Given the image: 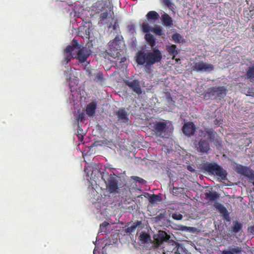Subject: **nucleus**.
Here are the masks:
<instances>
[{
	"label": "nucleus",
	"mask_w": 254,
	"mask_h": 254,
	"mask_svg": "<svg viewBox=\"0 0 254 254\" xmlns=\"http://www.w3.org/2000/svg\"><path fill=\"white\" fill-rule=\"evenodd\" d=\"M67 80L70 89L69 102L74 108H78L79 105L84 97L85 91L83 86L79 84L78 79L76 77L77 72L75 69H70L66 72Z\"/></svg>",
	"instance_id": "f03ea898"
},
{
	"label": "nucleus",
	"mask_w": 254,
	"mask_h": 254,
	"mask_svg": "<svg viewBox=\"0 0 254 254\" xmlns=\"http://www.w3.org/2000/svg\"><path fill=\"white\" fill-rule=\"evenodd\" d=\"M183 132L188 136L193 134L195 131V127L192 123H187L184 125L183 128Z\"/></svg>",
	"instance_id": "a211bd4d"
},
{
	"label": "nucleus",
	"mask_w": 254,
	"mask_h": 254,
	"mask_svg": "<svg viewBox=\"0 0 254 254\" xmlns=\"http://www.w3.org/2000/svg\"><path fill=\"white\" fill-rule=\"evenodd\" d=\"M172 40L175 43H179L183 41V38L180 34L175 33L172 36Z\"/></svg>",
	"instance_id": "4c0bfd02"
},
{
	"label": "nucleus",
	"mask_w": 254,
	"mask_h": 254,
	"mask_svg": "<svg viewBox=\"0 0 254 254\" xmlns=\"http://www.w3.org/2000/svg\"><path fill=\"white\" fill-rule=\"evenodd\" d=\"M250 180H254V171L248 168L243 175Z\"/></svg>",
	"instance_id": "f704fd0d"
},
{
	"label": "nucleus",
	"mask_w": 254,
	"mask_h": 254,
	"mask_svg": "<svg viewBox=\"0 0 254 254\" xmlns=\"http://www.w3.org/2000/svg\"><path fill=\"white\" fill-rule=\"evenodd\" d=\"M131 178L141 185L145 184L146 183V181L137 176H131Z\"/></svg>",
	"instance_id": "58836bf2"
},
{
	"label": "nucleus",
	"mask_w": 254,
	"mask_h": 254,
	"mask_svg": "<svg viewBox=\"0 0 254 254\" xmlns=\"http://www.w3.org/2000/svg\"><path fill=\"white\" fill-rule=\"evenodd\" d=\"M202 168L209 174L216 175L222 180L226 178V171L216 163L207 162L203 165Z\"/></svg>",
	"instance_id": "6e6552de"
},
{
	"label": "nucleus",
	"mask_w": 254,
	"mask_h": 254,
	"mask_svg": "<svg viewBox=\"0 0 254 254\" xmlns=\"http://www.w3.org/2000/svg\"><path fill=\"white\" fill-rule=\"evenodd\" d=\"M128 28H129V30L130 31H133L134 30V28H133V26H128Z\"/></svg>",
	"instance_id": "603ef678"
},
{
	"label": "nucleus",
	"mask_w": 254,
	"mask_h": 254,
	"mask_svg": "<svg viewBox=\"0 0 254 254\" xmlns=\"http://www.w3.org/2000/svg\"><path fill=\"white\" fill-rule=\"evenodd\" d=\"M248 169V167L243 166H240L239 167H238L237 170L238 172L241 175H244L246 170Z\"/></svg>",
	"instance_id": "37998d69"
},
{
	"label": "nucleus",
	"mask_w": 254,
	"mask_h": 254,
	"mask_svg": "<svg viewBox=\"0 0 254 254\" xmlns=\"http://www.w3.org/2000/svg\"><path fill=\"white\" fill-rule=\"evenodd\" d=\"M91 202L94 205L95 207L99 210V212H100L101 214H103L104 212L102 211L101 208L106 206V205L108 203V200H110L109 197L99 195L98 192L93 187L91 188Z\"/></svg>",
	"instance_id": "0eeeda50"
},
{
	"label": "nucleus",
	"mask_w": 254,
	"mask_h": 254,
	"mask_svg": "<svg viewBox=\"0 0 254 254\" xmlns=\"http://www.w3.org/2000/svg\"><path fill=\"white\" fill-rule=\"evenodd\" d=\"M246 78L250 79L254 78V64L249 66L247 69Z\"/></svg>",
	"instance_id": "bb28decb"
},
{
	"label": "nucleus",
	"mask_w": 254,
	"mask_h": 254,
	"mask_svg": "<svg viewBox=\"0 0 254 254\" xmlns=\"http://www.w3.org/2000/svg\"><path fill=\"white\" fill-rule=\"evenodd\" d=\"M78 127L79 128L77 130L76 136L77 137L78 140L80 142H82L83 140V136L85 134V131L82 129L80 128L79 126Z\"/></svg>",
	"instance_id": "c9c22d12"
},
{
	"label": "nucleus",
	"mask_w": 254,
	"mask_h": 254,
	"mask_svg": "<svg viewBox=\"0 0 254 254\" xmlns=\"http://www.w3.org/2000/svg\"><path fill=\"white\" fill-rule=\"evenodd\" d=\"M196 135L203 138L206 137L207 135L212 141H215L217 144L216 145H220L221 142L218 139H215L216 133L212 128H204V129H199L196 131Z\"/></svg>",
	"instance_id": "f8f14e48"
},
{
	"label": "nucleus",
	"mask_w": 254,
	"mask_h": 254,
	"mask_svg": "<svg viewBox=\"0 0 254 254\" xmlns=\"http://www.w3.org/2000/svg\"><path fill=\"white\" fill-rule=\"evenodd\" d=\"M162 20L163 24L166 26L170 27L173 25V20L172 18L166 13H164L162 15Z\"/></svg>",
	"instance_id": "4be33fe9"
},
{
	"label": "nucleus",
	"mask_w": 254,
	"mask_h": 254,
	"mask_svg": "<svg viewBox=\"0 0 254 254\" xmlns=\"http://www.w3.org/2000/svg\"><path fill=\"white\" fill-rule=\"evenodd\" d=\"M231 250L234 254H239L242 252V248L241 247H236L231 249Z\"/></svg>",
	"instance_id": "a18cd8bd"
},
{
	"label": "nucleus",
	"mask_w": 254,
	"mask_h": 254,
	"mask_svg": "<svg viewBox=\"0 0 254 254\" xmlns=\"http://www.w3.org/2000/svg\"><path fill=\"white\" fill-rule=\"evenodd\" d=\"M214 69L212 64L202 61L194 63L191 67V70L197 72H209Z\"/></svg>",
	"instance_id": "ddd939ff"
},
{
	"label": "nucleus",
	"mask_w": 254,
	"mask_h": 254,
	"mask_svg": "<svg viewBox=\"0 0 254 254\" xmlns=\"http://www.w3.org/2000/svg\"><path fill=\"white\" fill-rule=\"evenodd\" d=\"M124 82L126 85L137 94H140L142 93L139 81L138 80H126Z\"/></svg>",
	"instance_id": "2eb2a0df"
},
{
	"label": "nucleus",
	"mask_w": 254,
	"mask_h": 254,
	"mask_svg": "<svg viewBox=\"0 0 254 254\" xmlns=\"http://www.w3.org/2000/svg\"><path fill=\"white\" fill-rule=\"evenodd\" d=\"M95 247L94 248V250L93 251V254H100V252L98 251V247L96 245V243H95ZM105 247L102 248V254H107L105 252Z\"/></svg>",
	"instance_id": "ea45409f"
},
{
	"label": "nucleus",
	"mask_w": 254,
	"mask_h": 254,
	"mask_svg": "<svg viewBox=\"0 0 254 254\" xmlns=\"http://www.w3.org/2000/svg\"><path fill=\"white\" fill-rule=\"evenodd\" d=\"M152 32H154L157 35L160 36L162 34V29L160 27L153 28Z\"/></svg>",
	"instance_id": "c03bdc74"
},
{
	"label": "nucleus",
	"mask_w": 254,
	"mask_h": 254,
	"mask_svg": "<svg viewBox=\"0 0 254 254\" xmlns=\"http://www.w3.org/2000/svg\"><path fill=\"white\" fill-rule=\"evenodd\" d=\"M91 54V50L86 47L81 48L77 41L74 39L71 44L67 46L64 50L63 63L66 64L71 59H76L80 64H88L87 59Z\"/></svg>",
	"instance_id": "7ed1b4c3"
},
{
	"label": "nucleus",
	"mask_w": 254,
	"mask_h": 254,
	"mask_svg": "<svg viewBox=\"0 0 254 254\" xmlns=\"http://www.w3.org/2000/svg\"><path fill=\"white\" fill-rule=\"evenodd\" d=\"M170 236L162 231H159L158 234V241L160 242H167L169 240Z\"/></svg>",
	"instance_id": "b1692460"
},
{
	"label": "nucleus",
	"mask_w": 254,
	"mask_h": 254,
	"mask_svg": "<svg viewBox=\"0 0 254 254\" xmlns=\"http://www.w3.org/2000/svg\"><path fill=\"white\" fill-rule=\"evenodd\" d=\"M97 108V103L96 102H91L88 104L86 108V114L89 117H93Z\"/></svg>",
	"instance_id": "6ab92c4d"
},
{
	"label": "nucleus",
	"mask_w": 254,
	"mask_h": 254,
	"mask_svg": "<svg viewBox=\"0 0 254 254\" xmlns=\"http://www.w3.org/2000/svg\"><path fill=\"white\" fill-rule=\"evenodd\" d=\"M147 19L152 20H157L159 18V15L155 11H150L147 14Z\"/></svg>",
	"instance_id": "7c9ffc66"
},
{
	"label": "nucleus",
	"mask_w": 254,
	"mask_h": 254,
	"mask_svg": "<svg viewBox=\"0 0 254 254\" xmlns=\"http://www.w3.org/2000/svg\"><path fill=\"white\" fill-rule=\"evenodd\" d=\"M196 150L202 153H207L210 150L209 144L208 142L202 139H201L198 143H195Z\"/></svg>",
	"instance_id": "dca6fc26"
},
{
	"label": "nucleus",
	"mask_w": 254,
	"mask_h": 254,
	"mask_svg": "<svg viewBox=\"0 0 254 254\" xmlns=\"http://www.w3.org/2000/svg\"><path fill=\"white\" fill-rule=\"evenodd\" d=\"M142 30L143 32L148 33L149 32H152L153 28L149 26L146 21H143L142 23Z\"/></svg>",
	"instance_id": "c756f323"
},
{
	"label": "nucleus",
	"mask_w": 254,
	"mask_h": 254,
	"mask_svg": "<svg viewBox=\"0 0 254 254\" xmlns=\"http://www.w3.org/2000/svg\"><path fill=\"white\" fill-rule=\"evenodd\" d=\"M157 199L158 196L156 195H153L150 198V200H151L152 201H155Z\"/></svg>",
	"instance_id": "09e8293b"
},
{
	"label": "nucleus",
	"mask_w": 254,
	"mask_h": 254,
	"mask_svg": "<svg viewBox=\"0 0 254 254\" xmlns=\"http://www.w3.org/2000/svg\"><path fill=\"white\" fill-rule=\"evenodd\" d=\"M79 35L84 38H86L90 41H93V34L92 25L90 21H84L82 20L81 25L78 27Z\"/></svg>",
	"instance_id": "1a4fd4ad"
},
{
	"label": "nucleus",
	"mask_w": 254,
	"mask_h": 254,
	"mask_svg": "<svg viewBox=\"0 0 254 254\" xmlns=\"http://www.w3.org/2000/svg\"><path fill=\"white\" fill-rule=\"evenodd\" d=\"M150 126L155 134L162 138H168L174 129L172 123L167 120L156 121L150 124Z\"/></svg>",
	"instance_id": "39448f33"
},
{
	"label": "nucleus",
	"mask_w": 254,
	"mask_h": 254,
	"mask_svg": "<svg viewBox=\"0 0 254 254\" xmlns=\"http://www.w3.org/2000/svg\"><path fill=\"white\" fill-rule=\"evenodd\" d=\"M118 120L122 123H127L128 121L127 114L124 109H120L117 113Z\"/></svg>",
	"instance_id": "aec40b11"
},
{
	"label": "nucleus",
	"mask_w": 254,
	"mask_h": 254,
	"mask_svg": "<svg viewBox=\"0 0 254 254\" xmlns=\"http://www.w3.org/2000/svg\"><path fill=\"white\" fill-rule=\"evenodd\" d=\"M139 240L142 244H145L150 240V237L146 232H142L139 236Z\"/></svg>",
	"instance_id": "473e14b6"
},
{
	"label": "nucleus",
	"mask_w": 254,
	"mask_h": 254,
	"mask_svg": "<svg viewBox=\"0 0 254 254\" xmlns=\"http://www.w3.org/2000/svg\"><path fill=\"white\" fill-rule=\"evenodd\" d=\"M166 50L173 58L178 55V52L176 46L175 45H168L166 46Z\"/></svg>",
	"instance_id": "5701e85b"
},
{
	"label": "nucleus",
	"mask_w": 254,
	"mask_h": 254,
	"mask_svg": "<svg viewBox=\"0 0 254 254\" xmlns=\"http://www.w3.org/2000/svg\"><path fill=\"white\" fill-rule=\"evenodd\" d=\"M136 61L138 64L144 65L145 71L150 73L151 66L159 63L162 58L161 51L158 49H153L151 51L144 52L139 51L136 55Z\"/></svg>",
	"instance_id": "20e7f679"
},
{
	"label": "nucleus",
	"mask_w": 254,
	"mask_h": 254,
	"mask_svg": "<svg viewBox=\"0 0 254 254\" xmlns=\"http://www.w3.org/2000/svg\"><path fill=\"white\" fill-rule=\"evenodd\" d=\"M140 222L137 221L132 224L130 226L128 227L126 230L127 233H130L134 231L136 227L140 224Z\"/></svg>",
	"instance_id": "e433bc0d"
},
{
	"label": "nucleus",
	"mask_w": 254,
	"mask_h": 254,
	"mask_svg": "<svg viewBox=\"0 0 254 254\" xmlns=\"http://www.w3.org/2000/svg\"><path fill=\"white\" fill-rule=\"evenodd\" d=\"M109 224L107 222H104L100 224V229L98 234H103L107 232V227L109 226Z\"/></svg>",
	"instance_id": "72a5a7b5"
},
{
	"label": "nucleus",
	"mask_w": 254,
	"mask_h": 254,
	"mask_svg": "<svg viewBox=\"0 0 254 254\" xmlns=\"http://www.w3.org/2000/svg\"><path fill=\"white\" fill-rule=\"evenodd\" d=\"M172 217L177 220H180L183 218V215L179 213H174L172 214Z\"/></svg>",
	"instance_id": "a19ab883"
},
{
	"label": "nucleus",
	"mask_w": 254,
	"mask_h": 254,
	"mask_svg": "<svg viewBox=\"0 0 254 254\" xmlns=\"http://www.w3.org/2000/svg\"><path fill=\"white\" fill-rule=\"evenodd\" d=\"M214 124L215 125H221L222 123H221V122L220 120H218L217 119H216L215 121H214Z\"/></svg>",
	"instance_id": "8fccbe9b"
},
{
	"label": "nucleus",
	"mask_w": 254,
	"mask_h": 254,
	"mask_svg": "<svg viewBox=\"0 0 254 254\" xmlns=\"http://www.w3.org/2000/svg\"><path fill=\"white\" fill-rule=\"evenodd\" d=\"M162 3L169 8H173V4L170 0H162Z\"/></svg>",
	"instance_id": "79ce46f5"
},
{
	"label": "nucleus",
	"mask_w": 254,
	"mask_h": 254,
	"mask_svg": "<svg viewBox=\"0 0 254 254\" xmlns=\"http://www.w3.org/2000/svg\"><path fill=\"white\" fill-rule=\"evenodd\" d=\"M123 38L121 35L117 36L115 39L110 41L109 43V49L108 52V54L111 55V56L115 58L118 57L119 52H118L121 49V45L123 43Z\"/></svg>",
	"instance_id": "9d476101"
},
{
	"label": "nucleus",
	"mask_w": 254,
	"mask_h": 254,
	"mask_svg": "<svg viewBox=\"0 0 254 254\" xmlns=\"http://www.w3.org/2000/svg\"><path fill=\"white\" fill-rule=\"evenodd\" d=\"M222 254H234L231 249L229 250H223L222 251Z\"/></svg>",
	"instance_id": "de8ad7c7"
},
{
	"label": "nucleus",
	"mask_w": 254,
	"mask_h": 254,
	"mask_svg": "<svg viewBox=\"0 0 254 254\" xmlns=\"http://www.w3.org/2000/svg\"><path fill=\"white\" fill-rule=\"evenodd\" d=\"M145 38L151 47L155 45V39L153 35L150 33H147L145 36Z\"/></svg>",
	"instance_id": "393cba45"
},
{
	"label": "nucleus",
	"mask_w": 254,
	"mask_h": 254,
	"mask_svg": "<svg viewBox=\"0 0 254 254\" xmlns=\"http://www.w3.org/2000/svg\"><path fill=\"white\" fill-rule=\"evenodd\" d=\"M226 94V88L224 86H217L209 88L205 95V98L213 97L221 99L224 98Z\"/></svg>",
	"instance_id": "9b49d317"
},
{
	"label": "nucleus",
	"mask_w": 254,
	"mask_h": 254,
	"mask_svg": "<svg viewBox=\"0 0 254 254\" xmlns=\"http://www.w3.org/2000/svg\"><path fill=\"white\" fill-rule=\"evenodd\" d=\"M75 120L77 122H83L85 118V114L80 110H78L76 113L74 115Z\"/></svg>",
	"instance_id": "cd10ccee"
},
{
	"label": "nucleus",
	"mask_w": 254,
	"mask_h": 254,
	"mask_svg": "<svg viewBox=\"0 0 254 254\" xmlns=\"http://www.w3.org/2000/svg\"><path fill=\"white\" fill-rule=\"evenodd\" d=\"M113 5L110 3L104 8L103 4L101 2H96L91 7V10L95 11L97 13L101 12L100 16V21L99 24L104 25L108 24L111 21L114 20V13L112 11Z\"/></svg>",
	"instance_id": "423d86ee"
},
{
	"label": "nucleus",
	"mask_w": 254,
	"mask_h": 254,
	"mask_svg": "<svg viewBox=\"0 0 254 254\" xmlns=\"http://www.w3.org/2000/svg\"><path fill=\"white\" fill-rule=\"evenodd\" d=\"M178 227V229L182 231L189 232L190 233H195L197 231V229L193 227H188L183 225H180Z\"/></svg>",
	"instance_id": "c85d7f7f"
},
{
	"label": "nucleus",
	"mask_w": 254,
	"mask_h": 254,
	"mask_svg": "<svg viewBox=\"0 0 254 254\" xmlns=\"http://www.w3.org/2000/svg\"><path fill=\"white\" fill-rule=\"evenodd\" d=\"M100 166L101 164L95 163L85 166L84 171L86 174V180L89 182L94 181L96 183L97 180L101 178L106 184L107 189L110 193L118 192V177L114 174H109L106 171H101L100 170Z\"/></svg>",
	"instance_id": "f257e3e1"
},
{
	"label": "nucleus",
	"mask_w": 254,
	"mask_h": 254,
	"mask_svg": "<svg viewBox=\"0 0 254 254\" xmlns=\"http://www.w3.org/2000/svg\"><path fill=\"white\" fill-rule=\"evenodd\" d=\"M188 170L191 172H194V170L190 166L188 167Z\"/></svg>",
	"instance_id": "3c124183"
},
{
	"label": "nucleus",
	"mask_w": 254,
	"mask_h": 254,
	"mask_svg": "<svg viewBox=\"0 0 254 254\" xmlns=\"http://www.w3.org/2000/svg\"><path fill=\"white\" fill-rule=\"evenodd\" d=\"M86 71L88 73V75L94 81L100 83H102L104 82L103 74L101 72L95 71L93 73H92V72L88 69H87Z\"/></svg>",
	"instance_id": "f3484780"
},
{
	"label": "nucleus",
	"mask_w": 254,
	"mask_h": 254,
	"mask_svg": "<svg viewBox=\"0 0 254 254\" xmlns=\"http://www.w3.org/2000/svg\"><path fill=\"white\" fill-rule=\"evenodd\" d=\"M242 224L238 221H234L233 225L230 228V231H232L233 235H236L238 233L241 231Z\"/></svg>",
	"instance_id": "412c9836"
},
{
	"label": "nucleus",
	"mask_w": 254,
	"mask_h": 254,
	"mask_svg": "<svg viewBox=\"0 0 254 254\" xmlns=\"http://www.w3.org/2000/svg\"><path fill=\"white\" fill-rule=\"evenodd\" d=\"M73 11L70 13V15H73V17L83 19L88 16L89 11L85 10L82 6H80L79 2H75L74 5H71Z\"/></svg>",
	"instance_id": "4468645a"
},
{
	"label": "nucleus",
	"mask_w": 254,
	"mask_h": 254,
	"mask_svg": "<svg viewBox=\"0 0 254 254\" xmlns=\"http://www.w3.org/2000/svg\"><path fill=\"white\" fill-rule=\"evenodd\" d=\"M91 185H92V186H93V185H93V182H92L91 183Z\"/></svg>",
	"instance_id": "864d4df0"
},
{
	"label": "nucleus",
	"mask_w": 254,
	"mask_h": 254,
	"mask_svg": "<svg viewBox=\"0 0 254 254\" xmlns=\"http://www.w3.org/2000/svg\"><path fill=\"white\" fill-rule=\"evenodd\" d=\"M206 197L211 201L215 200L219 197V195L216 191H209L205 193Z\"/></svg>",
	"instance_id": "a878e982"
},
{
	"label": "nucleus",
	"mask_w": 254,
	"mask_h": 254,
	"mask_svg": "<svg viewBox=\"0 0 254 254\" xmlns=\"http://www.w3.org/2000/svg\"><path fill=\"white\" fill-rule=\"evenodd\" d=\"M109 28H112L113 30H116L117 28H118V24L117 23L116 21L114 22V23L113 25H109Z\"/></svg>",
	"instance_id": "49530a36"
},
{
	"label": "nucleus",
	"mask_w": 254,
	"mask_h": 254,
	"mask_svg": "<svg viewBox=\"0 0 254 254\" xmlns=\"http://www.w3.org/2000/svg\"><path fill=\"white\" fill-rule=\"evenodd\" d=\"M217 208L219 210L220 212L222 214L225 219L229 218V215L228 211L226 208L222 204H219L217 205Z\"/></svg>",
	"instance_id": "2f4dec72"
}]
</instances>
